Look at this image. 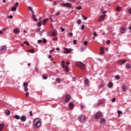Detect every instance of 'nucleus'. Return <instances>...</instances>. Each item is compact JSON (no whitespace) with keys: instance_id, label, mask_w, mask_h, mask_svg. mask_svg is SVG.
<instances>
[{"instance_id":"obj_1","label":"nucleus","mask_w":131,"mask_h":131,"mask_svg":"<svg viewBox=\"0 0 131 131\" xmlns=\"http://www.w3.org/2000/svg\"><path fill=\"white\" fill-rule=\"evenodd\" d=\"M33 124L35 127H40L41 125V121L39 118H36L33 121Z\"/></svg>"},{"instance_id":"obj_2","label":"nucleus","mask_w":131,"mask_h":131,"mask_svg":"<svg viewBox=\"0 0 131 131\" xmlns=\"http://www.w3.org/2000/svg\"><path fill=\"white\" fill-rule=\"evenodd\" d=\"M76 66L79 67L81 69H82V70H84V69H85V64L80 61L77 62L76 63Z\"/></svg>"},{"instance_id":"obj_3","label":"nucleus","mask_w":131,"mask_h":131,"mask_svg":"<svg viewBox=\"0 0 131 131\" xmlns=\"http://www.w3.org/2000/svg\"><path fill=\"white\" fill-rule=\"evenodd\" d=\"M79 120L80 122L82 123H84L86 121V117L84 115H82L79 117Z\"/></svg>"},{"instance_id":"obj_4","label":"nucleus","mask_w":131,"mask_h":131,"mask_svg":"<svg viewBox=\"0 0 131 131\" xmlns=\"http://www.w3.org/2000/svg\"><path fill=\"white\" fill-rule=\"evenodd\" d=\"M103 14L102 15H100V16L99 17V18L98 19V22H101V21L104 20V19L105 18V17L106 16V13H107V12L106 11H103L102 12Z\"/></svg>"},{"instance_id":"obj_5","label":"nucleus","mask_w":131,"mask_h":131,"mask_svg":"<svg viewBox=\"0 0 131 131\" xmlns=\"http://www.w3.org/2000/svg\"><path fill=\"white\" fill-rule=\"evenodd\" d=\"M61 66L64 69H65L66 72H69V69H68V66L65 65V61H61Z\"/></svg>"},{"instance_id":"obj_6","label":"nucleus","mask_w":131,"mask_h":131,"mask_svg":"<svg viewBox=\"0 0 131 131\" xmlns=\"http://www.w3.org/2000/svg\"><path fill=\"white\" fill-rule=\"evenodd\" d=\"M61 7H66L67 8H71L72 7V5L71 3H62L60 5Z\"/></svg>"},{"instance_id":"obj_7","label":"nucleus","mask_w":131,"mask_h":131,"mask_svg":"<svg viewBox=\"0 0 131 131\" xmlns=\"http://www.w3.org/2000/svg\"><path fill=\"white\" fill-rule=\"evenodd\" d=\"M18 6H19V3L17 2L14 5V6L12 7L11 9V12H15L17 10V8H18Z\"/></svg>"},{"instance_id":"obj_8","label":"nucleus","mask_w":131,"mask_h":131,"mask_svg":"<svg viewBox=\"0 0 131 131\" xmlns=\"http://www.w3.org/2000/svg\"><path fill=\"white\" fill-rule=\"evenodd\" d=\"M101 116H102V112H98L96 115L94 116V118L95 119H98L99 118H100Z\"/></svg>"},{"instance_id":"obj_9","label":"nucleus","mask_w":131,"mask_h":131,"mask_svg":"<svg viewBox=\"0 0 131 131\" xmlns=\"http://www.w3.org/2000/svg\"><path fill=\"white\" fill-rule=\"evenodd\" d=\"M32 13V18L34 20V21H37V18H36V16L34 15V11L33 9L31 10Z\"/></svg>"},{"instance_id":"obj_10","label":"nucleus","mask_w":131,"mask_h":131,"mask_svg":"<svg viewBox=\"0 0 131 131\" xmlns=\"http://www.w3.org/2000/svg\"><path fill=\"white\" fill-rule=\"evenodd\" d=\"M71 98V96H70V95L67 94L66 96V98H65V99H64V101H65L66 103H68V102H69V101H70Z\"/></svg>"},{"instance_id":"obj_11","label":"nucleus","mask_w":131,"mask_h":131,"mask_svg":"<svg viewBox=\"0 0 131 131\" xmlns=\"http://www.w3.org/2000/svg\"><path fill=\"white\" fill-rule=\"evenodd\" d=\"M49 34L50 36H56V35H57V31L54 30V31H51Z\"/></svg>"},{"instance_id":"obj_12","label":"nucleus","mask_w":131,"mask_h":131,"mask_svg":"<svg viewBox=\"0 0 131 131\" xmlns=\"http://www.w3.org/2000/svg\"><path fill=\"white\" fill-rule=\"evenodd\" d=\"M65 52H64V54H70V53H71L72 52V50L70 49H68L66 48H64Z\"/></svg>"},{"instance_id":"obj_13","label":"nucleus","mask_w":131,"mask_h":131,"mask_svg":"<svg viewBox=\"0 0 131 131\" xmlns=\"http://www.w3.org/2000/svg\"><path fill=\"white\" fill-rule=\"evenodd\" d=\"M69 108L70 110H72L73 108H74V104H73L72 102H70L69 104Z\"/></svg>"},{"instance_id":"obj_14","label":"nucleus","mask_w":131,"mask_h":131,"mask_svg":"<svg viewBox=\"0 0 131 131\" xmlns=\"http://www.w3.org/2000/svg\"><path fill=\"white\" fill-rule=\"evenodd\" d=\"M127 61L126 60H122L118 61V63L120 65H123V64H125V63H126Z\"/></svg>"},{"instance_id":"obj_15","label":"nucleus","mask_w":131,"mask_h":131,"mask_svg":"<svg viewBox=\"0 0 131 131\" xmlns=\"http://www.w3.org/2000/svg\"><path fill=\"white\" fill-rule=\"evenodd\" d=\"M120 32L122 34L125 33V32H126V29H125L124 28H121Z\"/></svg>"},{"instance_id":"obj_16","label":"nucleus","mask_w":131,"mask_h":131,"mask_svg":"<svg viewBox=\"0 0 131 131\" xmlns=\"http://www.w3.org/2000/svg\"><path fill=\"white\" fill-rule=\"evenodd\" d=\"M13 32L14 33H17V34L20 33V29L18 28L14 29L13 30Z\"/></svg>"},{"instance_id":"obj_17","label":"nucleus","mask_w":131,"mask_h":131,"mask_svg":"<svg viewBox=\"0 0 131 131\" xmlns=\"http://www.w3.org/2000/svg\"><path fill=\"white\" fill-rule=\"evenodd\" d=\"M20 120L22 121H26V116H22L21 117H20Z\"/></svg>"},{"instance_id":"obj_18","label":"nucleus","mask_w":131,"mask_h":131,"mask_svg":"<svg viewBox=\"0 0 131 131\" xmlns=\"http://www.w3.org/2000/svg\"><path fill=\"white\" fill-rule=\"evenodd\" d=\"M108 88H112L113 86V83L112 82H110L108 84Z\"/></svg>"},{"instance_id":"obj_19","label":"nucleus","mask_w":131,"mask_h":131,"mask_svg":"<svg viewBox=\"0 0 131 131\" xmlns=\"http://www.w3.org/2000/svg\"><path fill=\"white\" fill-rule=\"evenodd\" d=\"M116 11H117V12H120V11H121V7L119 6L117 7L116 9Z\"/></svg>"},{"instance_id":"obj_20","label":"nucleus","mask_w":131,"mask_h":131,"mask_svg":"<svg viewBox=\"0 0 131 131\" xmlns=\"http://www.w3.org/2000/svg\"><path fill=\"white\" fill-rule=\"evenodd\" d=\"M100 123H106V120L104 118H102L100 120Z\"/></svg>"},{"instance_id":"obj_21","label":"nucleus","mask_w":131,"mask_h":131,"mask_svg":"<svg viewBox=\"0 0 131 131\" xmlns=\"http://www.w3.org/2000/svg\"><path fill=\"white\" fill-rule=\"evenodd\" d=\"M5 113L7 114V115H10L11 112L9 110H6L5 111Z\"/></svg>"},{"instance_id":"obj_22","label":"nucleus","mask_w":131,"mask_h":131,"mask_svg":"<svg viewBox=\"0 0 131 131\" xmlns=\"http://www.w3.org/2000/svg\"><path fill=\"white\" fill-rule=\"evenodd\" d=\"M131 67V66L129 63H126V69H129Z\"/></svg>"},{"instance_id":"obj_23","label":"nucleus","mask_w":131,"mask_h":131,"mask_svg":"<svg viewBox=\"0 0 131 131\" xmlns=\"http://www.w3.org/2000/svg\"><path fill=\"white\" fill-rule=\"evenodd\" d=\"M4 50H6V46H2L0 49L1 52H3Z\"/></svg>"},{"instance_id":"obj_24","label":"nucleus","mask_w":131,"mask_h":131,"mask_svg":"<svg viewBox=\"0 0 131 131\" xmlns=\"http://www.w3.org/2000/svg\"><path fill=\"white\" fill-rule=\"evenodd\" d=\"M14 118L15 119H20V116L19 115H14Z\"/></svg>"},{"instance_id":"obj_25","label":"nucleus","mask_w":131,"mask_h":131,"mask_svg":"<svg viewBox=\"0 0 131 131\" xmlns=\"http://www.w3.org/2000/svg\"><path fill=\"white\" fill-rule=\"evenodd\" d=\"M100 54H104V48H101V49H100Z\"/></svg>"},{"instance_id":"obj_26","label":"nucleus","mask_w":131,"mask_h":131,"mask_svg":"<svg viewBox=\"0 0 131 131\" xmlns=\"http://www.w3.org/2000/svg\"><path fill=\"white\" fill-rule=\"evenodd\" d=\"M3 128H4L3 124H0V131H2Z\"/></svg>"},{"instance_id":"obj_27","label":"nucleus","mask_w":131,"mask_h":131,"mask_svg":"<svg viewBox=\"0 0 131 131\" xmlns=\"http://www.w3.org/2000/svg\"><path fill=\"white\" fill-rule=\"evenodd\" d=\"M105 86V85L104 84H102L99 86V90H101V89H102V88H104Z\"/></svg>"},{"instance_id":"obj_28","label":"nucleus","mask_w":131,"mask_h":131,"mask_svg":"<svg viewBox=\"0 0 131 131\" xmlns=\"http://www.w3.org/2000/svg\"><path fill=\"white\" fill-rule=\"evenodd\" d=\"M84 81H85V83L86 84H88V83H90V81L88 79H85Z\"/></svg>"},{"instance_id":"obj_29","label":"nucleus","mask_w":131,"mask_h":131,"mask_svg":"<svg viewBox=\"0 0 131 131\" xmlns=\"http://www.w3.org/2000/svg\"><path fill=\"white\" fill-rule=\"evenodd\" d=\"M101 104H103V101H102V100H99L98 101L97 105H98V106H100L101 105Z\"/></svg>"},{"instance_id":"obj_30","label":"nucleus","mask_w":131,"mask_h":131,"mask_svg":"<svg viewBox=\"0 0 131 131\" xmlns=\"http://www.w3.org/2000/svg\"><path fill=\"white\" fill-rule=\"evenodd\" d=\"M122 90L123 91V92H125V90H126V89H125V85H123L122 86Z\"/></svg>"},{"instance_id":"obj_31","label":"nucleus","mask_w":131,"mask_h":131,"mask_svg":"<svg viewBox=\"0 0 131 131\" xmlns=\"http://www.w3.org/2000/svg\"><path fill=\"white\" fill-rule=\"evenodd\" d=\"M115 78H116V79H120V76L118 75H117L115 76Z\"/></svg>"},{"instance_id":"obj_32","label":"nucleus","mask_w":131,"mask_h":131,"mask_svg":"<svg viewBox=\"0 0 131 131\" xmlns=\"http://www.w3.org/2000/svg\"><path fill=\"white\" fill-rule=\"evenodd\" d=\"M77 24L79 25V24H81V20L80 19H78L77 21Z\"/></svg>"},{"instance_id":"obj_33","label":"nucleus","mask_w":131,"mask_h":131,"mask_svg":"<svg viewBox=\"0 0 131 131\" xmlns=\"http://www.w3.org/2000/svg\"><path fill=\"white\" fill-rule=\"evenodd\" d=\"M118 117H119V116H120V114H122V112L121 111H118Z\"/></svg>"},{"instance_id":"obj_34","label":"nucleus","mask_w":131,"mask_h":131,"mask_svg":"<svg viewBox=\"0 0 131 131\" xmlns=\"http://www.w3.org/2000/svg\"><path fill=\"white\" fill-rule=\"evenodd\" d=\"M42 77L43 79H48V77H47V76H46L45 75H43L42 76Z\"/></svg>"},{"instance_id":"obj_35","label":"nucleus","mask_w":131,"mask_h":131,"mask_svg":"<svg viewBox=\"0 0 131 131\" xmlns=\"http://www.w3.org/2000/svg\"><path fill=\"white\" fill-rule=\"evenodd\" d=\"M24 88H27V86H28V83H24Z\"/></svg>"},{"instance_id":"obj_36","label":"nucleus","mask_w":131,"mask_h":131,"mask_svg":"<svg viewBox=\"0 0 131 131\" xmlns=\"http://www.w3.org/2000/svg\"><path fill=\"white\" fill-rule=\"evenodd\" d=\"M24 42L25 45H27V46H29V45H30V43H29V42L27 41H25Z\"/></svg>"},{"instance_id":"obj_37","label":"nucleus","mask_w":131,"mask_h":131,"mask_svg":"<svg viewBox=\"0 0 131 131\" xmlns=\"http://www.w3.org/2000/svg\"><path fill=\"white\" fill-rule=\"evenodd\" d=\"M41 24H42V22L39 21L38 24V27H40V26H41Z\"/></svg>"},{"instance_id":"obj_38","label":"nucleus","mask_w":131,"mask_h":131,"mask_svg":"<svg viewBox=\"0 0 131 131\" xmlns=\"http://www.w3.org/2000/svg\"><path fill=\"white\" fill-rule=\"evenodd\" d=\"M83 20H86L88 17H85L84 15H82Z\"/></svg>"},{"instance_id":"obj_39","label":"nucleus","mask_w":131,"mask_h":131,"mask_svg":"<svg viewBox=\"0 0 131 131\" xmlns=\"http://www.w3.org/2000/svg\"><path fill=\"white\" fill-rule=\"evenodd\" d=\"M56 80L57 81V82H58V83H60V82H61V81L60 80V79L59 78H57L56 79Z\"/></svg>"},{"instance_id":"obj_40","label":"nucleus","mask_w":131,"mask_h":131,"mask_svg":"<svg viewBox=\"0 0 131 131\" xmlns=\"http://www.w3.org/2000/svg\"><path fill=\"white\" fill-rule=\"evenodd\" d=\"M93 35L94 36H95V37H97V36H98V34H97V33H96V32H93Z\"/></svg>"},{"instance_id":"obj_41","label":"nucleus","mask_w":131,"mask_h":131,"mask_svg":"<svg viewBox=\"0 0 131 131\" xmlns=\"http://www.w3.org/2000/svg\"><path fill=\"white\" fill-rule=\"evenodd\" d=\"M76 10H81V6H79V7H76Z\"/></svg>"},{"instance_id":"obj_42","label":"nucleus","mask_w":131,"mask_h":131,"mask_svg":"<svg viewBox=\"0 0 131 131\" xmlns=\"http://www.w3.org/2000/svg\"><path fill=\"white\" fill-rule=\"evenodd\" d=\"M24 91L25 92H28V88L27 87H24Z\"/></svg>"},{"instance_id":"obj_43","label":"nucleus","mask_w":131,"mask_h":131,"mask_svg":"<svg viewBox=\"0 0 131 131\" xmlns=\"http://www.w3.org/2000/svg\"><path fill=\"white\" fill-rule=\"evenodd\" d=\"M42 42H43V43H47V39H43V40H42Z\"/></svg>"},{"instance_id":"obj_44","label":"nucleus","mask_w":131,"mask_h":131,"mask_svg":"<svg viewBox=\"0 0 131 131\" xmlns=\"http://www.w3.org/2000/svg\"><path fill=\"white\" fill-rule=\"evenodd\" d=\"M48 20H49V19L48 18H45V19L43 20V22L44 23H46V22H47Z\"/></svg>"},{"instance_id":"obj_45","label":"nucleus","mask_w":131,"mask_h":131,"mask_svg":"<svg viewBox=\"0 0 131 131\" xmlns=\"http://www.w3.org/2000/svg\"><path fill=\"white\" fill-rule=\"evenodd\" d=\"M115 101H116V98L114 97V98L112 99V102H115Z\"/></svg>"},{"instance_id":"obj_46","label":"nucleus","mask_w":131,"mask_h":131,"mask_svg":"<svg viewBox=\"0 0 131 131\" xmlns=\"http://www.w3.org/2000/svg\"><path fill=\"white\" fill-rule=\"evenodd\" d=\"M37 42L38 43H41V42H42V40L40 39L38 40Z\"/></svg>"},{"instance_id":"obj_47","label":"nucleus","mask_w":131,"mask_h":131,"mask_svg":"<svg viewBox=\"0 0 131 131\" xmlns=\"http://www.w3.org/2000/svg\"><path fill=\"white\" fill-rule=\"evenodd\" d=\"M25 96L28 97L29 96V92H27L25 93Z\"/></svg>"},{"instance_id":"obj_48","label":"nucleus","mask_w":131,"mask_h":131,"mask_svg":"<svg viewBox=\"0 0 131 131\" xmlns=\"http://www.w3.org/2000/svg\"><path fill=\"white\" fill-rule=\"evenodd\" d=\"M52 40H55V41H57L58 40V38L57 37H54L52 39Z\"/></svg>"},{"instance_id":"obj_49","label":"nucleus","mask_w":131,"mask_h":131,"mask_svg":"<svg viewBox=\"0 0 131 131\" xmlns=\"http://www.w3.org/2000/svg\"><path fill=\"white\" fill-rule=\"evenodd\" d=\"M73 43H74V45H77L76 40H74Z\"/></svg>"},{"instance_id":"obj_50","label":"nucleus","mask_w":131,"mask_h":131,"mask_svg":"<svg viewBox=\"0 0 131 131\" xmlns=\"http://www.w3.org/2000/svg\"><path fill=\"white\" fill-rule=\"evenodd\" d=\"M53 17V15H51L50 16V19L51 20V21L52 22H53V18H52Z\"/></svg>"},{"instance_id":"obj_51","label":"nucleus","mask_w":131,"mask_h":131,"mask_svg":"<svg viewBox=\"0 0 131 131\" xmlns=\"http://www.w3.org/2000/svg\"><path fill=\"white\" fill-rule=\"evenodd\" d=\"M84 46H88V41H84Z\"/></svg>"},{"instance_id":"obj_52","label":"nucleus","mask_w":131,"mask_h":131,"mask_svg":"<svg viewBox=\"0 0 131 131\" xmlns=\"http://www.w3.org/2000/svg\"><path fill=\"white\" fill-rule=\"evenodd\" d=\"M110 40H107V41H106V45H110Z\"/></svg>"},{"instance_id":"obj_53","label":"nucleus","mask_w":131,"mask_h":131,"mask_svg":"<svg viewBox=\"0 0 131 131\" xmlns=\"http://www.w3.org/2000/svg\"><path fill=\"white\" fill-rule=\"evenodd\" d=\"M81 29L82 30L83 29H84V25H82L81 27Z\"/></svg>"},{"instance_id":"obj_54","label":"nucleus","mask_w":131,"mask_h":131,"mask_svg":"<svg viewBox=\"0 0 131 131\" xmlns=\"http://www.w3.org/2000/svg\"><path fill=\"white\" fill-rule=\"evenodd\" d=\"M60 29H61L62 32H63V31H65V29H64V28H63L62 27L60 28Z\"/></svg>"},{"instance_id":"obj_55","label":"nucleus","mask_w":131,"mask_h":131,"mask_svg":"<svg viewBox=\"0 0 131 131\" xmlns=\"http://www.w3.org/2000/svg\"><path fill=\"white\" fill-rule=\"evenodd\" d=\"M35 70L36 71V72H38V67H36L35 68Z\"/></svg>"},{"instance_id":"obj_56","label":"nucleus","mask_w":131,"mask_h":131,"mask_svg":"<svg viewBox=\"0 0 131 131\" xmlns=\"http://www.w3.org/2000/svg\"><path fill=\"white\" fill-rule=\"evenodd\" d=\"M69 35H70V36L72 37V35H73V33H72V32L71 33H69Z\"/></svg>"},{"instance_id":"obj_57","label":"nucleus","mask_w":131,"mask_h":131,"mask_svg":"<svg viewBox=\"0 0 131 131\" xmlns=\"http://www.w3.org/2000/svg\"><path fill=\"white\" fill-rule=\"evenodd\" d=\"M29 114H30V115L31 116H32V115H33L32 114V111H31L29 112Z\"/></svg>"},{"instance_id":"obj_58","label":"nucleus","mask_w":131,"mask_h":131,"mask_svg":"<svg viewBox=\"0 0 131 131\" xmlns=\"http://www.w3.org/2000/svg\"><path fill=\"white\" fill-rule=\"evenodd\" d=\"M30 52H31V53H34V50L33 49H31L30 50Z\"/></svg>"},{"instance_id":"obj_59","label":"nucleus","mask_w":131,"mask_h":131,"mask_svg":"<svg viewBox=\"0 0 131 131\" xmlns=\"http://www.w3.org/2000/svg\"><path fill=\"white\" fill-rule=\"evenodd\" d=\"M66 64H67V65H70V62H69V61H67Z\"/></svg>"},{"instance_id":"obj_60","label":"nucleus","mask_w":131,"mask_h":131,"mask_svg":"<svg viewBox=\"0 0 131 131\" xmlns=\"http://www.w3.org/2000/svg\"><path fill=\"white\" fill-rule=\"evenodd\" d=\"M56 16H60V12H57L56 13Z\"/></svg>"},{"instance_id":"obj_61","label":"nucleus","mask_w":131,"mask_h":131,"mask_svg":"<svg viewBox=\"0 0 131 131\" xmlns=\"http://www.w3.org/2000/svg\"><path fill=\"white\" fill-rule=\"evenodd\" d=\"M69 2H73V3H74V2H75L76 0H68Z\"/></svg>"},{"instance_id":"obj_62","label":"nucleus","mask_w":131,"mask_h":131,"mask_svg":"<svg viewBox=\"0 0 131 131\" xmlns=\"http://www.w3.org/2000/svg\"><path fill=\"white\" fill-rule=\"evenodd\" d=\"M128 12H129V14H130V15H131V8L129 9Z\"/></svg>"},{"instance_id":"obj_63","label":"nucleus","mask_w":131,"mask_h":131,"mask_svg":"<svg viewBox=\"0 0 131 131\" xmlns=\"http://www.w3.org/2000/svg\"><path fill=\"white\" fill-rule=\"evenodd\" d=\"M9 19H12L13 18V15H10L9 16Z\"/></svg>"},{"instance_id":"obj_64","label":"nucleus","mask_w":131,"mask_h":131,"mask_svg":"<svg viewBox=\"0 0 131 131\" xmlns=\"http://www.w3.org/2000/svg\"><path fill=\"white\" fill-rule=\"evenodd\" d=\"M29 9L30 10V11H32V8H31V7H29Z\"/></svg>"}]
</instances>
